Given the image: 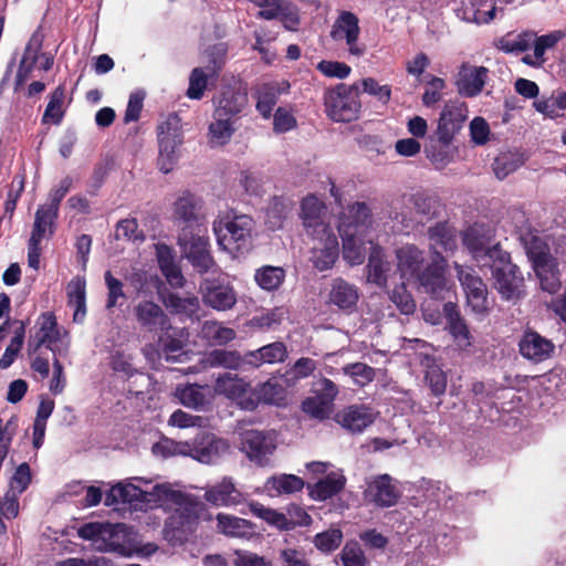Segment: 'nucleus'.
<instances>
[{
  "mask_svg": "<svg viewBox=\"0 0 566 566\" xmlns=\"http://www.w3.org/2000/svg\"><path fill=\"white\" fill-rule=\"evenodd\" d=\"M159 502H170L174 512L167 525L186 535L195 531L203 504L195 496L174 490L169 484H155L144 478H130L118 482L107 492L105 505L129 504L135 510H147Z\"/></svg>",
  "mask_w": 566,
  "mask_h": 566,
  "instance_id": "f257e3e1",
  "label": "nucleus"
},
{
  "mask_svg": "<svg viewBox=\"0 0 566 566\" xmlns=\"http://www.w3.org/2000/svg\"><path fill=\"white\" fill-rule=\"evenodd\" d=\"M370 223V210L364 202L349 206L339 219L338 231L343 240V258L352 265L363 263L366 243L370 244V249L378 247L374 244V237L369 231Z\"/></svg>",
  "mask_w": 566,
  "mask_h": 566,
  "instance_id": "f03ea898",
  "label": "nucleus"
},
{
  "mask_svg": "<svg viewBox=\"0 0 566 566\" xmlns=\"http://www.w3.org/2000/svg\"><path fill=\"white\" fill-rule=\"evenodd\" d=\"M254 222L247 214L228 212L213 222V232L221 250L235 258L248 252L252 245Z\"/></svg>",
  "mask_w": 566,
  "mask_h": 566,
  "instance_id": "7ed1b4c3",
  "label": "nucleus"
},
{
  "mask_svg": "<svg viewBox=\"0 0 566 566\" xmlns=\"http://www.w3.org/2000/svg\"><path fill=\"white\" fill-rule=\"evenodd\" d=\"M158 168L161 172H170L177 164L179 147L184 142L181 119L176 114H170L158 127Z\"/></svg>",
  "mask_w": 566,
  "mask_h": 566,
  "instance_id": "20e7f679",
  "label": "nucleus"
},
{
  "mask_svg": "<svg viewBox=\"0 0 566 566\" xmlns=\"http://www.w3.org/2000/svg\"><path fill=\"white\" fill-rule=\"evenodd\" d=\"M327 116L334 122L348 123L358 117L360 99L356 86L338 84L325 93Z\"/></svg>",
  "mask_w": 566,
  "mask_h": 566,
  "instance_id": "39448f33",
  "label": "nucleus"
},
{
  "mask_svg": "<svg viewBox=\"0 0 566 566\" xmlns=\"http://www.w3.org/2000/svg\"><path fill=\"white\" fill-rule=\"evenodd\" d=\"M36 326L39 329L28 343L29 352L35 353L43 345L53 353H62L67 349L70 344L67 332L57 326L53 313L41 314L36 321Z\"/></svg>",
  "mask_w": 566,
  "mask_h": 566,
  "instance_id": "423d86ee",
  "label": "nucleus"
},
{
  "mask_svg": "<svg viewBox=\"0 0 566 566\" xmlns=\"http://www.w3.org/2000/svg\"><path fill=\"white\" fill-rule=\"evenodd\" d=\"M329 35L335 43L344 44L353 56L360 57L366 52V46L359 42V19L350 11L339 12L332 25Z\"/></svg>",
  "mask_w": 566,
  "mask_h": 566,
  "instance_id": "0eeeda50",
  "label": "nucleus"
},
{
  "mask_svg": "<svg viewBox=\"0 0 566 566\" xmlns=\"http://www.w3.org/2000/svg\"><path fill=\"white\" fill-rule=\"evenodd\" d=\"M506 255L497 242V292L503 300L516 303L524 296V277L517 265L506 261Z\"/></svg>",
  "mask_w": 566,
  "mask_h": 566,
  "instance_id": "6e6552de",
  "label": "nucleus"
},
{
  "mask_svg": "<svg viewBox=\"0 0 566 566\" xmlns=\"http://www.w3.org/2000/svg\"><path fill=\"white\" fill-rule=\"evenodd\" d=\"M125 524L92 522L78 528V536L92 541L98 549L116 552L122 548L119 538L125 535Z\"/></svg>",
  "mask_w": 566,
  "mask_h": 566,
  "instance_id": "1a4fd4ad",
  "label": "nucleus"
},
{
  "mask_svg": "<svg viewBox=\"0 0 566 566\" xmlns=\"http://www.w3.org/2000/svg\"><path fill=\"white\" fill-rule=\"evenodd\" d=\"M338 391L337 385L331 379L325 377L316 379L312 385L313 396L303 401L304 412L318 419L327 418L333 410Z\"/></svg>",
  "mask_w": 566,
  "mask_h": 566,
  "instance_id": "9d476101",
  "label": "nucleus"
},
{
  "mask_svg": "<svg viewBox=\"0 0 566 566\" xmlns=\"http://www.w3.org/2000/svg\"><path fill=\"white\" fill-rule=\"evenodd\" d=\"M214 391L217 395H222L237 402L242 409L253 410L256 408L254 389L250 382L240 378L238 375L230 373L220 375L216 380Z\"/></svg>",
  "mask_w": 566,
  "mask_h": 566,
  "instance_id": "9b49d317",
  "label": "nucleus"
},
{
  "mask_svg": "<svg viewBox=\"0 0 566 566\" xmlns=\"http://www.w3.org/2000/svg\"><path fill=\"white\" fill-rule=\"evenodd\" d=\"M240 449L259 465H265L276 449V434L273 431L245 430L241 433Z\"/></svg>",
  "mask_w": 566,
  "mask_h": 566,
  "instance_id": "f8f14e48",
  "label": "nucleus"
},
{
  "mask_svg": "<svg viewBox=\"0 0 566 566\" xmlns=\"http://www.w3.org/2000/svg\"><path fill=\"white\" fill-rule=\"evenodd\" d=\"M301 219L306 233L312 238L334 233L331 228L326 206L314 195H310L303 199L301 205Z\"/></svg>",
  "mask_w": 566,
  "mask_h": 566,
  "instance_id": "ddd939ff",
  "label": "nucleus"
},
{
  "mask_svg": "<svg viewBox=\"0 0 566 566\" xmlns=\"http://www.w3.org/2000/svg\"><path fill=\"white\" fill-rule=\"evenodd\" d=\"M399 483L389 474H380L367 482L364 491L365 500L378 507L395 506L401 497Z\"/></svg>",
  "mask_w": 566,
  "mask_h": 566,
  "instance_id": "4468645a",
  "label": "nucleus"
},
{
  "mask_svg": "<svg viewBox=\"0 0 566 566\" xmlns=\"http://www.w3.org/2000/svg\"><path fill=\"white\" fill-rule=\"evenodd\" d=\"M446 270L447 260L440 252H434L431 255V262L417 276L419 287L422 292L430 294L433 297H443V294L450 289L449 280L446 276Z\"/></svg>",
  "mask_w": 566,
  "mask_h": 566,
  "instance_id": "2eb2a0df",
  "label": "nucleus"
},
{
  "mask_svg": "<svg viewBox=\"0 0 566 566\" xmlns=\"http://www.w3.org/2000/svg\"><path fill=\"white\" fill-rule=\"evenodd\" d=\"M260 9L258 17L264 20H279L289 31L300 25L298 8L290 0H252Z\"/></svg>",
  "mask_w": 566,
  "mask_h": 566,
  "instance_id": "dca6fc26",
  "label": "nucleus"
},
{
  "mask_svg": "<svg viewBox=\"0 0 566 566\" xmlns=\"http://www.w3.org/2000/svg\"><path fill=\"white\" fill-rule=\"evenodd\" d=\"M454 137L437 128L428 137L424 154L436 169L442 170L454 161L458 154V147L453 144Z\"/></svg>",
  "mask_w": 566,
  "mask_h": 566,
  "instance_id": "f3484780",
  "label": "nucleus"
},
{
  "mask_svg": "<svg viewBox=\"0 0 566 566\" xmlns=\"http://www.w3.org/2000/svg\"><path fill=\"white\" fill-rule=\"evenodd\" d=\"M179 245L184 255L198 272L206 273L213 266L207 237L185 231L179 237Z\"/></svg>",
  "mask_w": 566,
  "mask_h": 566,
  "instance_id": "a211bd4d",
  "label": "nucleus"
},
{
  "mask_svg": "<svg viewBox=\"0 0 566 566\" xmlns=\"http://www.w3.org/2000/svg\"><path fill=\"white\" fill-rule=\"evenodd\" d=\"M200 292L203 304L219 312L232 310L238 301L233 286L220 280H205Z\"/></svg>",
  "mask_w": 566,
  "mask_h": 566,
  "instance_id": "6ab92c4d",
  "label": "nucleus"
},
{
  "mask_svg": "<svg viewBox=\"0 0 566 566\" xmlns=\"http://www.w3.org/2000/svg\"><path fill=\"white\" fill-rule=\"evenodd\" d=\"M457 276L462 285L468 305L476 314H483L486 311V289L482 280L474 274V270L465 268L458 262L453 263Z\"/></svg>",
  "mask_w": 566,
  "mask_h": 566,
  "instance_id": "aec40b11",
  "label": "nucleus"
},
{
  "mask_svg": "<svg viewBox=\"0 0 566 566\" xmlns=\"http://www.w3.org/2000/svg\"><path fill=\"white\" fill-rule=\"evenodd\" d=\"M534 270L539 279L541 289L549 294L557 293L562 287L556 260L544 249L530 250Z\"/></svg>",
  "mask_w": 566,
  "mask_h": 566,
  "instance_id": "412c9836",
  "label": "nucleus"
},
{
  "mask_svg": "<svg viewBox=\"0 0 566 566\" xmlns=\"http://www.w3.org/2000/svg\"><path fill=\"white\" fill-rule=\"evenodd\" d=\"M464 247L469 250L476 261L488 259L492 261L493 250L492 233L484 224L475 223L469 227L462 235Z\"/></svg>",
  "mask_w": 566,
  "mask_h": 566,
  "instance_id": "4be33fe9",
  "label": "nucleus"
},
{
  "mask_svg": "<svg viewBox=\"0 0 566 566\" xmlns=\"http://www.w3.org/2000/svg\"><path fill=\"white\" fill-rule=\"evenodd\" d=\"M376 416L367 405H350L339 410L334 419L346 431L360 433L375 421Z\"/></svg>",
  "mask_w": 566,
  "mask_h": 566,
  "instance_id": "5701e85b",
  "label": "nucleus"
},
{
  "mask_svg": "<svg viewBox=\"0 0 566 566\" xmlns=\"http://www.w3.org/2000/svg\"><path fill=\"white\" fill-rule=\"evenodd\" d=\"M229 448L227 440L202 432L195 439L192 458L205 464H213L229 452Z\"/></svg>",
  "mask_w": 566,
  "mask_h": 566,
  "instance_id": "b1692460",
  "label": "nucleus"
},
{
  "mask_svg": "<svg viewBox=\"0 0 566 566\" xmlns=\"http://www.w3.org/2000/svg\"><path fill=\"white\" fill-rule=\"evenodd\" d=\"M213 113L239 120L248 105V94L231 86L222 87L213 98Z\"/></svg>",
  "mask_w": 566,
  "mask_h": 566,
  "instance_id": "393cba45",
  "label": "nucleus"
},
{
  "mask_svg": "<svg viewBox=\"0 0 566 566\" xmlns=\"http://www.w3.org/2000/svg\"><path fill=\"white\" fill-rule=\"evenodd\" d=\"M203 497L218 507H232L245 502L244 495L235 488L231 478H223L219 483L208 486Z\"/></svg>",
  "mask_w": 566,
  "mask_h": 566,
  "instance_id": "a878e982",
  "label": "nucleus"
},
{
  "mask_svg": "<svg viewBox=\"0 0 566 566\" xmlns=\"http://www.w3.org/2000/svg\"><path fill=\"white\" fill-rule=\"evenodd\" d=\"M315 244L312 249V262L319 271L331 269L336 262L339 249L335 233H326L313 237Z\"/></svg>",
  "mask_w": 566,
  "mask_h": 566,
  "instance_id": "bb28decb",
  "label": "nucleus"
},
{
  "mask_svg": "<svg viewBox=\"0 0 566 566\" xmlns=\"http://www.w3.org/2000/svg\"><path fill=\"white\" fill-rule=\"evenodd\" d=\"M518 346L520 353L523 357L536 363L544 361L549 358L555 348L552 340L533 331L524 333Z\"/></svg>",
  "mask_w": 566,
  "mask_h": 566,
  "instance_id": "cd10ccee",
  "label": "nucleus"
},
{
  "mask_svg": "<svg viewBox=\"0 0 566 566\" xmlns=\"http://www.w3.org/2000/svg\"><path fill=\"white\" fill-rule=\"evenodd\" d=\"M135 315L137 322L150 332L171 329L167 314L151 301L139 302L135 307Z\"/></svg>",
  "mask_w": 566,
  "mask_h": 566,
  "instance_id": "c85d7f7f",
  "label": "nucleus"
},
{
  "mask_svg": "<svg viewBox=\"0 0 566 566\" xmlns=\"http://www.w3.org/2000/svg\"><path fill=\"white\" fill-rule=\"evenodd\" d=\"M216 520L218 532L227 537L250 539L256 534L255 524L249 520L227 513H218Z\"/></svg>",
  "mask_w": 566,
  "mask_h": 566,
  "instance_id": "c756f323",
  "label": "nucleus"
},
{
  "mask_svg": "<svg viewBox=\"0 0 566 566\" xmlns=\"http://www.w3.org/2000/svg\"><path fill=\"white\" fill-rule=\"evenodd\" d=\"M289 90L290 83L284 80L259 85L255 90L258 112L264 118H270L279 96L281 94L287 93Z\"/></svg>",
  "mask_w": 566,
  "mask_h": 566,
  "instance_id": "7c9ffc66",
  "label": "nucleus"
},
{
  "mask_svg": "<svg viewBox=\"0 0 566 566\" xmlns=\"http://www.w3.org/2000/svg\"><path fill=\"white\" fill-rule=\"evenodd\" d=\"M397 270L402 279L417 277L424 262V252L413 244L396 250Z\"/></svg>",
  "mask_w": 566,
  "mask_h": 566,
  "instance_id": "2f4dec72",
  "label": "nucleus"
},
{
  "mask_svg": "<svg viewBox=\"0 0 566 566\" xmlns=\"http://www.w3.org/2000/svg\"><path fill=\"white\" fill-rule=\"evenodd\" d=\"M468 118V108L461 101L448 102L438 119L437 129L455 136Z\"/></svg>",
  "mask_w": 566,
  "mask_h": 566,
  "instance_id": "473e14b6",
  "label": "nucleus"
},
{
  "mask_svg": "<svg viewBox=\"0 0 566 566\" xmlns=\"http://www.w3.org/2000/svg\"><path fill=\"white\" fill-rule=\"evenodd\" d=\"M358 289L347 281L337 277L333 280L328 301L332 305L337 306L342 311H353L358 302Z\"/></svg>",
  "mask_w": 566,
  "mask_h": 566,
  "instance_id": "72a5a7b5",
  "label": "nucleus"
},
{
  "mask_svg": "<svg viewBox=\"0 0 566 566\" xmlns=\"http://www.w3.org/2000/svg\"><path fill=\"white\" fill-rule=\"evenodd\" d=\"M486 76L484 67L463 64L458 73L457 86L461 95L474 96L481 92Z\"/></svg>",
  "mask_w": 566,
  "mask_h": 566,
  "instance_id": "f704fd0d",
  "label": "nucleus"
},
{
  "mask_svg": "<svg viewBox=\"0 0 566 566\" xmlns=\"http://www.w3.org/2000/svg\"><path fill=\"white\" fill-rule=\"evenodd\" d=\"M57 217L59 210L45 203L39 206L34 214V222L30 239L42 242L43 239L51 238L55 231V221Z\"/></svg>",
  "mask_w": 566,
  "mask_h": 566,
  "instance_id": "c9c22d12",
  "label": "nucleus"
},
{
  "mask_svg": "<svg viewBox=\"0 0 566 566\" xmlns=\"http://www.w3.org/2000/svg\"><path fill=\"white\" fill-rule=\"evenodd\" d=\"M367 280L378 286H385L391 270L390 263L385 259L382 249L373 247L366 266Z\"/></svg>",
  "mask_w": 566,
  "mask_h": 566,
  "instance_id": "e433bc0d",
  "label": "nucleus"
},
{
  "mask_svg": "<svg viewBox=\"0 0 566 566\" xmlns=\"http://www.w3.org/2000/svg\"><path fill=\"white\" fill-rule=\"evenodd\" d=\"M286 356V346L281 342H274L256 350L245 354L244 363L259 367L262 364L281 363L285 359Z\"/></svg>",
  "mask_w": 566,
  "mask_h": 566,
  "instance_id": "4c0bfd02",
  "label": "nucleus"
},
{
  "mask_svg": "<svg viewBox=\"0 0 566 566\" xmlns=\"http://www.w3.org/2000/svg\"><path fill=\"white\" fill-rule=\"evenodd\" d=\"M443 314L447 318L449 331L460 348H467L471 345V335L460 316L458 306L448 302L443 305Z\"/></svg>",
  "mask_w": 566,
  "mask_h": 566,
  "instance_id": "58836bf2",
  "label": "nucleus"
},
{
  "mask_svg": "<svg viewBox=\"0 0 566 566\" xmlns=\"http://www.w3.org/2000/svg\"><path fill=\"white\" fill-rule=\"evenodd\" d=\"M346 483L345 476L339 472H332L326 478L308 486L310 496L316 501H325L339 493Z\"/></svg>",
  "mask_w": 566,
  "mask_h": 566,
  "instance_id": "ea45409f",
  "label": "nucleus"
},
{
  "mask_svg": "<svg viewBox=\"0 0 566 566\" xmlns=\"http://www.w3.org/2000/svg\"><path fill=\"white\" fill-rule=\"evenodd\" d=\"M212 118L209 125V143L212 146H223L230 142L237 130L238 120L216 113Z\"/></svg>",
  "mask_w": 566,
  "mask_h": 566,
  "instance_id": "a19ab883",
  "label": "nucleus"
},
{
  "mask_svg": "<svg viewBox=\"0 0 566 566\" xmlns=\"http://www.w3.org/2000/svg\"><path fill=\"white\" fill-rule=\"evenodd\" d=\"M432 254L441 248L443 251H453L457 248L455 229L447 222L437 223L428 230Z\"/></svg>",
  "mask_w": 566,
  "mask_h": 566,
  "instance_id": "79ce46f5",
  "label": "nucleus"
},
{
  "mask_svg": "<svg viewBox=\"0 0 566 566\" xmlns=\"http://www.w3.org/2000/svg\"><path fill=\"white\" fill-rule=\"evenodd\" d=\"M67 302L74 307V321L82 322L86 315V282L82 276L73 277L67 286Z\"/></svg>",
  "mask_w": 566,
  "mask_h": 566,
  "instance_id": "37998d69",
  "label": "nucleus"
},
{
  "mask_svg": "<svg viewBox=\"0 0 566 566\" xmlns=\"http://www.w3.org/2000/svg\"><path fill=\"white\" fill-rule=\"evenodd\" d=\"M290 319V310L286 306H276L271 310L262 311L254 315L250 321V326L262 331H275L283 323Z\"/></svg>",
  "mask_w": 566,
  "mask_h": 566,
  "instance_id": "c03bdc74",
  "label": "nucleus"
},
{
  "mask_svg": "<svg viewBox=\"0 0 566 566\" xmlns=\"http://www.w3.org/2000/svg\"><path fill=\"white\" fill-rule=\"evenodd\" d=\"M264 488L268 494L274 497L301 491L304 488V481L294 474H277L269 478Z\"/></svg>",
  "mask_w": 566,
  "mask_h": 566,
  "instance_id": "a18cd8bd",
  "label": "nucleus"
},
{
  "mask_svg": "<svg viewBox=\"0 0 566 566\" xmlns=\"http://www.w3.org/2000/svg\"><path fill=\"white\" fill-rule=\"evenodd\" d=\"M201 210V200L189 191H182L174 202V217L184 222L196 221Z\"/></svg>",
  "mask_w": 566,
  "mask_h": 566,
  "instance_id": "49530a36",
  "label": "nucleus"
},
{
  "mask_svg": "<svg viewBox=\"0 0 566 566\" xmlns=\"http://www.w3.org/2000/svg\"><path fill=\"white\" fill-rule=\"evenodd\" d=\"M248 507L250 513L255 517L263 520L270 526H273L280 531H290L292 523L287 522V516L274 509L264 506L258 501H249Z\"/></svg>",
  "mask_w": 566,
  "mask_h": 566,
  "instance_id": "de8ad7c7",
  "label": "nucleus"
},
{
  "mask_svg": "<svg viewBox=\"0 0 566 566\" xmlns=\"http://www.w3.org/2000/svg\"><path fill=\"white\" fill-rule=\"evenodd\" d=\"M180 402L196 410L203 409L210 401L209 389L199 385H187L177 389Z\"/></svg>",
  "mask_w": 566,
  "mask_h": 566,
  "instance_id": "09e8293b",
  "label": "nucleus"
},
{
  "mask_svg": "<svg viewBox=\"0 0 566 566\" xmlns=\"http://www.w3.org/2000/svg\"><path fill=\"white\" fill-rule=\"evenodd\" d=\"M202 361L206 367L210 368L238 369L244 361V357L242 358L237 350L214 349L208 353Z\"/></svg>",
  "mask_w": 566,
  "mask_h": 566,
  "instance_id": "8fccbe9b",
  "label": "nucleus"
},
{
  "mask_svg": "<svg viewBox=\"0 0 566 566\" xmlns=\"http://www.w3.org/2000/svg\"><path fill=\"white\" fill-rule=\"evenodd\" d=\"M254 280L264 291H276L285 280V271L281 266L264 265L255 271Z\"/></svg>",
  "mask_w": 566,
  "mask_h": 566,
  "instance_id": "3c124183",
  "label": "nucleus"
},
{
  "mask_svg": "<svg viewBox=\"0 0 566 566\" xmlns=\"http://www.w3.org/2000/svg\"><path fill=\"white\" fill-rule=\"evenodd\" d=\"M201 336L214 345H226L237 337L234 329L217 321H206L201 326Z\"/></svg>",
  "mask_w": 566,
  "mask_h": 566,
  "instance_id": "603ef678",
  "label": "nucleus"
},
{
  "mask_svg": "<svg viewBox=\"0 0 566 566\" xmlns=\"http://www.w3.org/2000/svg\"><path fill=\"white\" fill-rule=\"evenodd\" d=\"M165 306L175 314H182L192 317L200 308V302L197 296L181 297L176 293H170L164 300Z\"/></svg>",
  "mask_w": 566,
  "mask_h": 566,
  "instance_id": "864d4df0",
  "label": "nucleus"
},
{
  "mask_svg": "<svg viewBox=\"0 0 566 566\" xmlns=\"http://www.w3.org/2000/svg\"><path fill=\"white\" fill-rule=\"evenodd\" d=\"M160 332L161 335L159 336L158 342L165 359L168 361H177L178 357L182 353L184 339L177 336V332L172 327L171 329H164Z\"/></svg>",
  "mask_w": 566,
  "mask_h": 566,
  "instance_id": "5fc2aeb1",
  "label": "nucleus"
},
{
  "mask_svg": "<svg viewBox=\"0 0 566 566\" xmlns=\"http://www.w3.org/2000/svg\"><path fill=\"white\" fill-rule=\"evenodd\" d=\"M256 406L259 402L268 405H281L285 400V390L277 381L269 380L262 384L258 390L254 389Z\"/></svg>",
  "mask_w": 566,
  "mask_h": 566,
  "instance_id": "6e6d98bb",
  "label": "nucleus"
},
{
  "mask_svg": "<svg viewBox=\"0 0 566 566\" xmlns=\"http://www.w3.org/2000/svg\"><path fill=\"white\" fill-rule=\"evenodd\" d=\"M64 97L65 92L62 86H59L53 91V93L50 95V101L42 117V122L44 124L51 123L57 125L61 123L64 115Z\"/></svg>",
  "mask_w": 566,
  "mask_h": 566,
  "instance_id": "4d7b16f0",
  "label": "nucleus"
},
{
  "mask_svg": "<svg viewBox=\"0 0 566 566\" xmlns=\"http://www.w3.org/2000/svg\"><path fill=\"white\" fill-rule=\"evenodd\" d=\"M291 211L289 202L282 198H273L266 209L265 223L270 230L280 229Z\"/></svg>",
  "mask_w": 566,
  "mask_h": 566,
  "instance_id": "13d9d810",
  "label": "nucleus"
},
{
  "mask_svg": "<svg viewBox=\"0 0 566 566\" xmlns=\"http://www.w3.org/2000/svg\"><path fill=\"white\" fill-rule=\"evenodd\" d=\"M338 558L343 566H368V559L357 542L346 543Z\"/></svg>",
  "mask_w": 566,
  "mask_h": 566,
  "instance_id": "bf43d9fd",
  "label": "nucleus"
},
{
  "mask_svg": "<svg viewBox=\"0 0 566 566\" xmlns=\"http://www.w3.org/2000/svg\"><path fill=\"white\" fill-rule=\"evenodd\" d=\"M534 38L535 33L532 32H523L514 38L507 35L500 40L497 48L507 53L524 52L530 48Z\"/></svg>",
  "mask_w": 566,
  "mask_h": 566,
  "instance_id": "052dcab7",
  "label": "nucleus"
},
{
  "mask_svg": "<svg viewBox=\"0 0 566 566\" xmlns=\"http://www.w3.org/2000/svg\"><path fill=\"white\" fill-rule=\"evenodd\" d=\"M104 280L108 291L106 308L112 310L118 305H122L119 300H124L126 297L123 290V283L118 279L114 277L109 271L105 272Z\"/></svg>",
  "mask_w": 566,
  "mask_h": 566,
  "instance_id": "680f3d73",
  "label": "nucleus"
},
{
  "mask_svg": "<svg viewBox=\"0 0 566 566\" xmlns=\"http://www.w3.org/2000/svg\"><path fill=\"white\" fill-rule=\"evenodd\" d=\"M391 302L397 306L401 314L409 315L416 310V302L407 291L405 284H401L390 293Z\"/></svg>",
  "mask_w": 566,
  "mask_h": 566,
  "instance_id": "e2e57ef3",
  "label": "nucleus"
},
{
  "mask_svg": "<svg viewBox=\"0 0 566 566\" xmlns=\"http://www.w3.org/2000/svg\"><path fill=\"white\" fill-rule=\"evenodd\" d=\"M116 239H125L132 242H143L145 237L138 230V224L135 219H124L117 223L115 231Z\"/></svg>",
  "mask_w": 566,
  "mask_h": 566,
  "instance_id": "0e129e2a",
  "label": "nucleus"
},
{
  "mask_svg": "<svg viewBox=\"0 0 566 566\" xmlns=\"http://www.w3.org/2000/svg\"><path fill=\"white\" fill-rule=\"evenodd\" d=\"M317 70L325 76L332 78L344 80L348 77L352 72L349 65L344 62L338 61H327L323 60L317 64Z\"/></svg>",
  "mask_w": 566,
  "mask_h": 566,
  "instance_id": "69168bd1",
  "label": "nucleus"
},
{
  "mask_svg": "<svg viewBox=\"0 0 566 566\" xmlns=\"http://www.w3.org/2000/svg\"><path fill=\"white\" fill-rule=\"evenodd\" d=\"M345 375L350 376L354 381L359 386H365L370 382L374 378V369L366 364L355 363L346 365L343 368Z\"/></svg>",
  "mask_w": 566,
  "mask_h": 566,
  "instance_id": "338daca9",
  "label": "nucleus"
},
{
  "mask_svg": "<svg viewBox=\"0 0 566 566\" xmlns=\"http://www.w3.org/2000/svg\"><path fill=\"white\" fill-rule=\"evenodd\" d=\"M31 470L28 463H21L13 473L10 480V490L9 492H14L15 494L23 493L29 484L31 483Z\"/></svg>",
  "mask_w": 566,
  "mask_h": 566,
  "instance_id": "774afa93",
  "label": "nucleus"
}]
</instances>
